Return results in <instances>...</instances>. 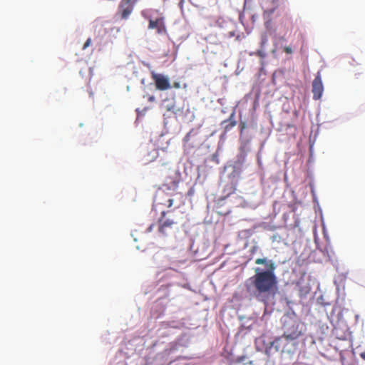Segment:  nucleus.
<instances>
[{
  "label": "nucleus",
  "instance_id": "obj_1",
  "mask_svg": "<svg viewBox=\"0 0 365 365\" xmlns=\"http://www.w3.org/2000/svg\"><path fill=\"white\" fill-rule=\"evenodd\" d=\"M257 264H264L267 270L259 267L255 269V275L245 281L246 290L251 293L258 301L267 303L271 296H274L277 289V277L274 274L276 268L272 260L267 258H258Z\"/></svg>",
  "mask_w": 365,
  "mask_h": 365
},
{
  "label": "nucleus",
  "instance_id": "obj_2",
  "mask_svg": "<svg viewBox=\"0 0 365 365\" xmlns=\"http://www.w3.org/2000/svg\"><path fill=\"white\" fill-rule=\"evenodd\" d=\"M297 344L298 343L297 341H294L291 340V339L286 337V335L283 334L282 336L276 338L270 343V346L265 349V354L269 356L272 346L274 347L276 351L292 354L297 349Z\"/></svg>",
  "mask_w": 365,
  "mask_h": 365
},
{
  "label": "nucleus",
  "instance_id": "obj_3",
  "mask_svg": "<svg viewBox=\"0 0 365 365\" xmlns=\"http://www.w3.org/2000/svg\"><path fill=\"white\" fill-rule=\"evenodd\" d=\"M145 18L149 21V29H155L156 33L159 35L165 34L167 33L165 17L162 14L155 19H152L150 16H146Z\"/></svg>",
  "mask_w": 365,
  "mask_h": 365
},
{
  "label": "nucleus",
  "instance_id": "obj_4",
  "mask_svg": "<svg viewBox=\"0 0 365 365\" xmlns=\"http://www.w3.org/2000/svg\"><path fill=\"white\" fill-rule=\"evenodd\" d=\"M137 0H121L118 5V14L122 19H128L132 14Z\"/></svg>",
  "mask_w": 365,
  "mask_h": 365
},
{
  "label": "nucleus",
  "instance_id": "obj_5",
  "mask_svg": "<svg viewBox=\"0 0 365 365\" xmlns=\"http://www.w3.org/2000/svg\"><path fill=\"white\" fill-rule=\"evenodd\" d=\"M151 78L155 82L156 88L159 91H166L172 87L168 78L162 74L152 71Z\"/></svg>",
  "mask_w": 365,
  "mask_h": 365
},
{
  "label": "nucleus",
  "instance_id": "obj_6",
  "mask_svg": "<svg viewBox=\"0 0 365 365\" xmlns=\"http://www.w3.org/2000/svg\"><path fill=\"white\" fill-rule=\"evenodd\" d=\"M323 91L324 86L322 76L320 72H318L312 82L313 99L319 100L322 98Z\"/></svg>",
  "mask_w": 365,
  "mask_h": 365
},
{
  "label": "nucleus",
  "instance_id": "obj_7",
  "mask_svg": "<svg viewBox=\"0 0 365 365\" xmlns=\"http://www.w3.org/2000/svg\"><path fill=\"white\" fill-rule=\"evenodd\" d=\"M166 212L163 211L161 212V217L158 220V232L163 235H166L168 229H171L173 225L175 224L173 220L165 218Z\"/></svg>",
  "mask_w": 365,
  "mask_h": 365
},
{
  "label": "nucleus",
  "instance_id": "obj_8",
  "mask_svg": "<svg viewBox=\"0 0 365 365\" xmlns=\"http://www.w3.org/2000/svg\"><path fill=\"white\" fill-rule=\"evenodd\" d=\"M300 324L298 322H292L290 327L287 328L284 334L286 337L291 339L294 341H297V339L302 334V330L299 329Z\"/></svg>",
  "mask_w": 365,
  "mask_h": 365
},
{
  "label": "nucleus",
  "instance_id": "obj_9",
  "mask_svg": "<svg viewBox=\"0 0 365 365\" xmlns=\"http://www.w3.org/2000/svg\"><path fill=\"white\" fill-rule=\"evenodd\" d=\"M155 201L165 205L167 207H171L173 205V199L168 197L164 190H158L155 195Z\"/></svg>",
  "mask_w": 365,
  "mask_h": 365
},
{
  "label": "nucleus",
  "instance_id": "obj_10",
  "mask_svg": "<svg viewBox=\"0 0 365 365\" xmlns=\"http://www.w3.org/2000/svg\"><path fill=\"white\" fill-rule=\"evenodd\" d=\"M235 113H232L227 120L222 121V124L225 125V130L229 131L237 124V122L233 119Z\"/></svg>",
  "mask_w": 365,
  "mask_h": 365
},
{
  "label": "nucleus",
  "instance_id": "obj_11",
  "mask_svg": "<svg viewBox=\"0 0 365 365\" xmlns=\"http://www.w3.org/2000/svg\"><path fill=\"white\" fill-rule=\"evenodd\" d=\"M192 131H193V130H191L189 133H187L183 139L184 147L186 149H191V148H195V145L194 143H190V138L192 137Z\"/></svg>",
  "mask_w": 365,
  "mask_h": 365
},
{
  "label": "nucleus",
  "instance_id": "obj_12",
  "mask_svg": "<svg viewBox=\"0 0 365 365\" xmlns=\"http://www.w3.org/2000/svg\"><path fill=\"white\" fill-rule=\"evenodd\" d=\"M178 183H179V181H178V180H171L168 185L165 184V185H163V186L166 187L167 189H168V190H170V189L175 190L178 187Z\"/></svg>",
  "mask_w": 365,
  "mask_h": 365
},
{
  "label": "nucleus",
  "instance_id": "obj_13",
  "mask_svg": "<svg viewBox=\"0 0 365 365\" xmlns=\"http://www.w3.org/2000/svg\"><path fill=\"white\" fill-rule=\"evenodd\" d=\"M165 108H166V110L168 111V112H171L173 113H176V109H175V106L173 103H171L170 105H167L165 106Z\"/></svg>",
  "mask_w": 365,
  "mask_h": 365
},
{
  "label": "nucleus",
  "instance_id": "obj_14",
  "mask_svg": "<svg viewBox=\"0 0 365 365\" xmlns=\"http://www.w3.org/2000/svg\"><path fill=\"white\" fill-rule=\"evenodd\" d=\"M268 42L267 35L266 34H262L261 38V46H264Z\"/></svg>",
  "mask_w": 365,
  "mask_h": 365
},
{
  "label": "nucleus",
  "instance_id": "obj_15",
  "mask_svg": "<svg viewBox=\"0 0 365 365\" xmlns=\"http://www.w3.org/2000/svg\"><path fill=\"white\" fill-rule=\"evenodd\" d=\"M283 51L288 54H292L293 52L292 48L290 46H284Z\"/></svg>",
  "mask_w": 365,
  "mask_h": 365
},
{
  "label": "nucleus",
  "instance_id": "obj_16",
  "mask_svg": "<svg viewBox=\"0 0 365 365\" xmlns=\"http://www.w3.org/2000/svg\"><path fill=\"white\" fill-rule=\"evenodd\" d=\"M91 43V38H88L86 41L85 42L83 46V49L85 50L86 48H87Z\"/></svg>",
  "mask_w": 365,
  "mask_h": 365
},
{
  "label": "nucleus",
  "instance_id": "obj_17",
  "mask_svg": "<svg viewBox=\"0 0 365 365\" xmlns=\"http://www.w3.org/2000/svg\"><path fill=\"white\" fill-rule=\"evenodd\" d=\"M240 132L242 133L246 128V123L241 121L240 123Z\"/></svg>",
  "mask_w": 365,
  "mask_h": 365
},
{
  "label": "nucleus",
  "instance_id": "obj_18",
  "mask_svg": "<svg viewBox=\"0 0 365 365\" xmlns=\"http://www.w3.org/2000/svg\"><path fill=\"white\" fill-rule=\"evenodd\" d=\"M274 10H275V8H273V9H269V10H266L264 11V14H268L269 15H271V14H272L274 13Z\"/></svg>",
  "mask_w": 365,
  "mask_h": 365
},
{
  "label": "nucleus",
  "instance_id": "obj_19",
  "mask_svg": "<svg viewBox=\"0 0 365 365\" xmlns=\"http://www.w3.org/2000/svg\"><path fill=\"white\" fill-rule=\"evenodd\" d=\"M173 87L175 88H180V83L179 82H174Z\"/></svg>",
  "mask_w": 365,
  "mask_h": 365
},
{
  "label": "nucleus",
  "instance_id": "obj_20",
  "mask_svg": "<svg viewBox=\"0 0 365 365\" xmlns=\"http://www.w3.org/2000/svg\"><path fill=\"white\" fill-rule=\"evenodd\" d=\"M258 250V247L257 246H253L252 247V249L250 250V252L252 254H253L254 252H255L257 250Z\"/></svg>",
  "mask_w": 365,
  "mask_h": 365
},
{
  "label": "nucleus",
  "instance_id": "obj_21",
  "mask_svg": "<svg viewBox=\"0 0 365 365\" xmlns=\"http://www.w3.org/2000/svg\"><path fill=\"white\" fill-rule=\"evenodd\" d=\"M245 359V356H240L237 359L236 361H237V362L240 363V362H242Z\"/></svg>",
  "mask_w": 365,
  "mask_h": 365
},
{
  "label": "nucleus",
  "instance_id": "obj_22",
  "mask_svg": "<svg viewBox=\"0 0 365 365\" xmlns=\"http://www.w3.org/2000/svg\"><path fill=\"white\" fill-rule=\"evenodd\" d=\"M148 100L150 102H153V101H155V97L153 96H148Z\"/></svg>",
  "mask_w": 365,
  "mask_h": 365
},
{
  "label": "nucleus",
  "instance_id": "obj_23",
  "mask_svg": "<svg viewBox=\"0 0 365 365\" xmlns=\"http://www.w3.org/2000/svg\"><path fill=\"white\" fill-rule=\"evenodd\" d=\"M153 227H154V224L150 225L148 227L147 231H148V232H152V230H153Z\"/></svg>",
  "mask_w": 365,
  "mask_h": 365
},
{
  "label": "nucleus",
  "instance_id": "obj_24",
  "mask_svg": "<svg viewBox=\"0 0 365 365\" xmlns=\"http://www.w3.org/2000/svg\"><path fill=\"white\" fill-rule=\"evenodd\" d=\"M230 190H231V192H234L235 190V186L232 184L230 186Z\"/></svg>",
  "mask_w": 365,
  "mask_h": 365
},
{
  "label": "nucleus",
  "instance_id": "obj_25",
  "mask_svg": "<svg viewBox=\"0 0 365 365\" xmlns=\"http://www.w3.org/2000/svg\"><path fill=\"white\" fill-rule=\"evenodd\" d=\"M269 23H270L269 21H267V22L265 23V25H266V26H267V27H268V26H269Z\"/></svg>",
  "mask_w": 365,
  "mask_h": 365
},
{
  "label": "nucleus",
  "instance_id": "obj_26",
  "mask_svg": "<svg viewBox=\"0 0 365 365\" xmlns=\"http://www.w3.org/2000/svg\"><path fill=\"white\" fill-rule=\"evenodd\" d=\"M273 1H274V4H277V5H276V6H278V4H277V0H273Z\"/></svg>",
  "mask_w": 365,
  "mask_h": 365
},
{
  "label": "nucleus",
  "instance_id": "obj_27",
  "mask_svg": "<svg viewBox=\"0 0 365 365\" xmlns=\"http://www.w3.org/2000/svg\"><path fill=\"white\" fill-rule=\"evenodd\" d=\"M361 356L363 359H365V354H361Z\"/></svg>",
  "mask_w": 365,
  "mask_h": 365
}]
</instances>
